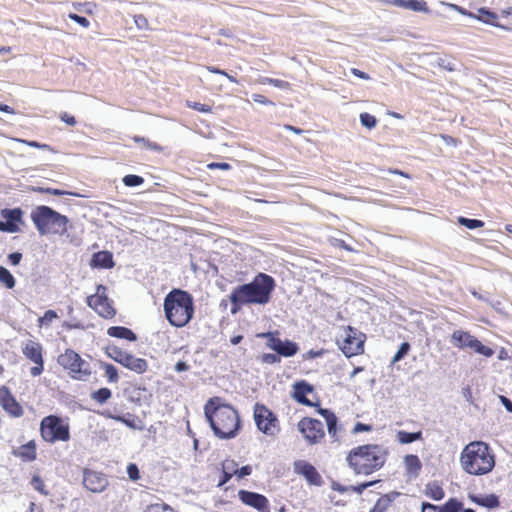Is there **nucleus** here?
Instances as JSON below:
<instances>
[{
    "label": "nucleus",
    "instance_id": "nucleus-1",
    "mask_svg": "<svg viewBox=\"0 0 512 512\" xmlns=\"http://www.w3.org/2000/svg\"><path fill=\"white\" fill-rule=\"evenodd\" d=\"M204 413L214 435L219 439H233L242 428L237 410L230 404H221L219 397L210 398L206 402Z\"/></svg>",
    "mask_w": 512,
    "mask_h": 512
},
{
    "label": "nucleus",
    "instance_id": "nucleus-2",
    "mask_svg": "<svg viewBox=\"0 0 512 512\" xmlns=\"http://www.w3.org/2000/svg\"><path fill=\"white\" fill-rule=\"evenodd\" d=\"M388 456L387 449L378 444H366L353 448L347 455V463L357 475H370L381 469Z\"/></svg>",
    "mask_w": 512,
    "mask_h": 512
},
{
    "label": "nucleus",
    "instance_id": "nucleus-3",
    "mask_svg": "<svg viewBox=\"0 0 512 512\" xmlns=\"http://www.w3.org/2000/svg\"><path fill=\"white\" fill-rule=\"evenodd\" d=\"M462 469L471 475H485L495 466V456L490 446L483 441L468 443L460 454Z\"/></svg>",
    "mask_w": 512,
    "mask_h": 512
},
{
    "label": "nucleus",
    "instance_id": "nucleus-4",
    "mask_svg": "<svg viewBox=\"0 0 512 512\" xmlns=\"http://www.w3.org/2000/svg\"><path fill=\"white\" fill-rule=\"evenodd\" d=\"M163 310L167 321L172 326L184 327L194 316L193 296L185 290L173 289L164 298Z\"/></svg>",
    "mask_w": 512,
    "mask_h": 512
},
{
    "label": "nucleus",
    "instance_id": "nucleus-5",
    "mask_svg": "<svg viewBox=\"0 0 512 512\" xmlns=\"http://www.w3.org/2000/svg\"><path fill=\"white\" fill-rule=\"evenodd\" d=\"M275 287L276 282L272 276L259 272L251 282L238 285L235 289L248 305H266Z\"/></svg>",
    "mask_w": 512,
    "mask_h": 512
},
{
    "label": "nucleus",
    "instance_id": "nucleus-6",
    "mask_svg": "<svg viewBox=\"0 0 512 512\" xmlns=\"http://www.w3.org/2000/svg\"><path fill=\"white\" fill-rule=\"evenodd\" d=\"M31 220L40 235H64L69 219L46 205L37 206L31 212Z\"/></svg>",
    "mask_w": 512,
    "mask_h": 512
},
{
    "label": "nucleus",
    "instance_id": "nucleus-7",
    "mask_svg": "<svg viewBox=\"0 0 512 512\" xmlns=\"http://www.w3.org/2000/svg\"><path fill=\"white\" fill-rule=\"evenodd\" d=\"M57 362L69 375L76 380L86 381L91 375L90 363L81 358V356L72 349H66L63 354L57 358Z\"/></svg>",
    "mask_w": 512,
    "mask_h": 512
},
{
    "label": "nucleus",
    "instance_id": "nucleus-8",
    "mask_svg": "<svg viewBox=\"0 0 512 512\" xmlns=\"http://www.w3.org/2000/svg\"><path fill=\"white\" fill-rule=\"evenodd\" d=\"M40 433L42 438L49 443L70 439L69 425L57 415H49L41 420Z\"/></svg>",
    "mask_w": 512,
    "mask_h": 512
},
{
    "label": "nucleus",
    "instance_id": "nucleus-9",
    "mask_svg": "<svg viewBox=\"0 0 512 512\" xmlns=\"http://www.w3.org/2000/svg\"><path fill=\"white\" fill-rule=\"evenodd\" d=\"M106 353L108 357L113 359L115 362L138 374H142L147 370L148 365L145 359L137 358L131 353L122 351L117 346H108L106 348Z\"/></svg>",
    "mask_w": 512,
    "mask_h": 512
},
{
    "label": "nucleus",
    "instance_id": "nucleus-10",
    "mask_svg": "<svg viewBox=\"0 0 512 512\" xmlns=\"http://www.w3.org/2000/svg\"><path fill=\"white\" fill-rule=\"evenodd\" d=\"M253 416L258 430L262 433L273 436L279 431L277 416L265 405L256 403Z\"/></svg>",
    "mask_w": 512,
    "mask_h": 512
},
{
    "label": "nucleus",
    "instance_id": "nucleus-11",
    "mask_svg": "<svg viewBox=\"0 0 512 512\" xmlns=\"http://www.w3.org/2000/svg\"><path fill=\"white\" fill-rule=\"evenodd\" d=\"M258 337L266 339V346L277 353L281 357H292L299 351V346L296 342L285 339L281 340L278 337V332H263L258 334Z\"/></svg>",
    "mask_w": 512,
    "mask_h": 512
},
{
    "label": "nucleus",
    "instance_id": "nucleus-12",
    "mask_svg": "<svg viewBox=\"0 0 512 512\" xmlns=\"http://www.w3.org/2000/svg\"><path fill=\"white\" fill-rule=\"evenodd\" d=\"M365 334L352 326H347L343 342L338 341L339 347L348 358L362 354L364 351Z\"/></svg>",
    "mask_w": 512,
    "mask_h": 512
},
{
    "label": "nucleus",
    "instance_id": "nucleus-13",
    "mask_svg": "<svg viewBox=\"0 0 512 512\" xmlns=\"http://www.w3.org/2000/svg\"><path fill=\"white\" fill-rule=\"evenodd\" d=\"M297 427L309 444H317L325 436L323 424L318 419L304 417L298 422Z\"/></svg>",
    "mask_w": 512,
    "mask_h": 512
},
{
    "label": "nucleus",
    "instance_id": "nucleus-14",
    "mask_svg": "<svg viewBox=\"0 0 512 512\" xmlns=\"http://www.w3.org/2000/svg\"><path fill=\"white\" fill-rule=\"evenodd\" d=\"M238 497L243 504L250 506L259 512H270L269 500L266 496L260 493L242 489L238 491Z\"/></svg>",
    "mask_w": 512,
    "mask_h": 512
},
{
    "label": "nucleus",
    "instance_id": "nucleus-15",
    "mask_svg": "<svg viewBox=\"0 0 512 512\" xmlns=\"http://www.w3.org/2000/svg\"><path fill=\"white\" fill-rule=\"evenodd\" d=\"M83 485L91 492L100 493L108 486V479L103 473L84 469Z\"/></svg>",
    "mask_w": 512,
    "mask_h": 512
},
{
    "label": "nucleus",
    "instance_id": "nucleus-16",
    "mask_svg": "<svg viewBox=\"0 0 512 512\" xmlns=\"http://www.w3.org/2000/svg\"><path fill=\"white\" fill-rule=\"evenodd\" d=\"M294 472L303 476L310 485L321 486L322 477L317 469L305 460H297L294 462Z\"/></svg>",
    "mask_w": 512,
    "mask_h": 512
},
{
    "label": "nucleus",
    "instance_id": "nucleus-17",
    "mask_svg": "<svg viewBox=\"0 0 512 512\" xmlns=\"http://www.w3.org/2000/svg\"><path fill=\"white\" fill-rule=\"evenodd\" d=\"M293 391L291 397L299 404L308 407H317V403L312 402L307 398V395L314 392V387L305 380L297 381L292 386Z\"/></svg>",
    "mask_w": 512,
    "mask_h": 512
},
{
    "label": "nucleus",
    "instance_id": "nucleus-18",
    "mask_svg": "<svg viewBox=\"0 0 512 512\" xmlns=\"http://www.w3.org/2000/svg\"><path fill=\"white\" fill-rule=\"evenodd\" d=\"M0 405L14 417H19L23 414L22 407L6 386L0 387Z\"/></svg>",
    "mask_w": 512,
    "mask_h": 512
},
{
    "label": "nucleus",
    "instance_id": "nucleus-19",
    "mask_svg": "<svg viewBox=\"0 0 512 512\" xmlns=\"http://www.w3.org/2000/svg\"><path fill=\"white\" fill-rule=\"evenodd\" d=\"M316 412L325 419L329 436L333 438L334 441H337V432L339 430V427L338 418L335 415V413L328 408H322L319 402H317Z\"/></svg>",
    "mask_w": 512,
    "mask_h": 512
},
{
    "label": "nucleus",
    "instance_id": "nucleus-20",
    "mask_svg": "<svg viewBox=\"0 0 512 512\" xmlns=\"http://www.w3.org/2000/svg\"><path fill=\"white\" fill-rule=\"evenodd\" d=\"M475 340L476 337L470 332L459 329L452 333L450 342L459 349H472Z\"/></svg>",
    "mask_w": 512,
    "mask_h": 512
},
{
    "label": "nucleus",
    "instance_id": "nucleus-21",
    "mask_svg": "<svg viewBox=\"0 0 512 512\" xmlns=\"http://www.w3.org/2000/svg\"><path fill=\"white\" fill-rule=\"evenodd\" d=\"M88 305L95 306L98 314L103 318H112L115 315V309L108 303L107 297L98 296L94 299L93 296L88 297Z\"/></svg>",
    "mask_w": 512,
    "mask_h": 512
},
{
    "label": "nucleus",
    "instance_id": "nucleus-22",
    "mask_svg": "<svg viewBox=\"0 0 512 512\" xmlns=\"http://www.w3.org/2000/svg\"><path fill=\"white\" fill-rule=\"evenodd\" d=\"M114 265L113 254L106 250L94 253L90 260V266L92 268L110 269L113 268Z\"/></svg>",
    "mask_w": 512,
    "mask_h": 512
},
{
    "label": "nucleus",
    "instance_id": "nucleus-23",
    "mask_svg": "<svg viewBox=\"0 0 512 512\" xmlns=\"http://www.w3.org/2000/svg\"><path fill=\"white\" fill-rule=\"evenodd\" d=\"M23 354L32 362L43 361L42 346L40 343L29 340L22 349Z\"/></svg>",
    "mask_w": 512,
    "mask_h": 512
},
{
    "label": "nucleus",
    "instance_id": "nucleus-24",
    "mask_svg": "<svg viewBox=\"0 0 512 512\" xmlns=\"http://www.w3.org/2000/svg\"><path fill=\"white\" fill-rule=\"evenodd\" d=\"M469 499L482 507L494 509L500 505L499 498L495 494L477 495L469 494Z\"/></svg>",
    "mask_w": 512,
    "mask_h": 512
},
{
    "label": "nucleus",
    "instance_id": "nucleus-25",
    "mask_svg": "<svg viewBox=\"0 0 512 512\" xmlns=\"http://www.w3.org/2000/svg\"><path fill=\"white\" fill-rule=\"evenodd\" d=\"M107 334L110 337L125 339L130 342L137 340V335L131 329L124 326H111L108 328Z\"/></svg>",
    "mask_w": 512,
    "mask_h": 512
},
{
    "label": "nucleus",
    "instance_id": "nucleus-26",
    "mask_svg": "<svg viewBox=\"0 0 512 512\" xmlns=\"http://www.w3.org/2000/svg\"><path fill=\"white\" fill-rule=\"evenodd\" d=\"M16 457L21 458L23 461H33L36 458V444L34 441L21 445L18 449L13 451Z\"/></svg>",
    "mask_w": 512,
    "mask_h": 512
},
{
    "label": "nucleus",
    "instance_id": "nucleus-27",
    "mask_svg": "<svg viewBox=\"0 0 512 512\" xmlns=\"http://www.w3.org/2000/svg\"><path fill=\"white\" fill-rule=\"evenodd\" d=\"M404 463L407 470V475L410 478H416L418 477L421 468L422 463L417 455L409 454L404 457Z\"/></svg>",
    "mask_w": 512,
    "mask_h": 512
},
{
    "label": "nucleus",
    "instance_id": "nucleus-28",
    "mask_svg": "<svg viewBox=\"0 0 512 512\" xmlns=\"http://www.w3.org/2000/svg\"><path fill=\"white\" fill-rule=\"evenodd\" d=\"M400 496L399 492L393 491L381 496L370 510V512H386L391 503Z\"/></svg>",
    "mask_w": 512,
    "mask_h": 512
},
{
    "label": "nucleus",
    "instance_id": "nucleus-29",
    "mask_svg": "<svg viewBox=\"0 0 512 512\" xmlns=\"http://www.w3.org/2000/svg\"><path fill=\"white\" fill-rule=\"evenodd\" d=\"M0 214L4 220L14 227H19V223L22 222L23 211L21 208H4L1 210Z\"/></svg>",
    "mask_w": 512,
    "mask_h": 512
},
{
    "label": "nucleus",
    "instance_id": "nucleus-30",
    "mask_svg": "<svg viewBox=\"0 0 512 512\" xmlns=\"http://www.w3.org/2000/svg\"><path fill=\"white\" fill-rule=\"evenodd\" d=\"M237 466L238 464L234 460L227 459L222 462V476L218 483L219 487L225 485L227 482H229L233 475H236Z\"/></svg>",
    "mask_w": 512,
    "mask_h": 512
},
{
    "label": "nucleus",
    "instance_id": "nucleus-31",
    "mask_svg": "<svg viewBox=\"0 0 512 512\" xmlns=\"http://www.w3.org/2000/svg\"><path fill=\"white\" fill-rule=\"evenodd\" d=\"M115 421L123 423L127 427L134 430L144 429L142 420L138 416L131 413L121 414L120 416H117V418H115Z\"/></svg>",
    "mask_w": 512,
    "mask_h": 512
},
{
    "label": "nucleus",
    "instance_id": "nucleus-32",
    "mask_svg": "<svg viewBox=\"0 0 512 512\" xmlns=\"http://www.w3.org/2000/svg\"><path fill=\"white\" fill-rule=\"evenodd\" d=\"M401 8L411 10L414 12L429 13L430 10L424 0H403Z\"/></svg>",
    "mask_w": 512,
    "mask_h": 512
},
{
    "label": "nucleus",
    "instance_id": "nucleus-33",
    "mask_svg": "<svg viewBox=\"0 0 512 512\" xmlns=\"http://www.w3.org/2000/svg\"><path fill=\"white\" fill-rule=\"evenodd\" d=\"M229 299L231 302V313L233 315L237 314L243 306L248 305L235 288L231 291Z\"/></svg>",
    "mask_w": 512,
    "mask_h": 512
},
{
    "label": "nucleus",
    "instance_id": "nucleus-34",
    "mask_svg": "<svg viewBox=\"0 0 512 512\" xmlns=\"http://www.w3.org/2000/svg\"><path fill=\"white\" fill-rule=\"evenodd\" d=\"M426 495L435 501H440L444 498L445 492L440 485L429 483L426 486Z\"/></svg>",
    "mask_w": 512,
    "mask_h": 512
},
{
    "label": "nucleus",
    "instance_id": "nucleus-35",
    "mask_svg": "<svg viewBox=\"0 0 512 512\" xmlns=\"http://www.w3.org/2000/svg\"><path fill=\"white\" fill-rule=\"evenodd\" d=\"M462 506V502L456 498H450L444 505L438 506L437 512H460Z\"/></svg>",
    "mask_w": 512,
    "mask_h": 512
},
{
    "label": "nucleus",
    "instance_id": "nucleus-36",
    "mask_svg": "<svg viewBox=\"0 0 512 512\" xmlns=\"http://www.w3.org/2000/svg\"><path fill=\"white\" fill-rule=\"evenodd\" d=\"M112 397V391L109 388L103 387L91 393V399L100 404L106 403Z\"/></svg>",
    "mask_w": 512,
    "mask_h": 512
},
{
    "label": "nucleus",
    "instance_id": "nucleus-37",
    "mask_svg": "<svg viewBox=\"0 0 512 512\" xmlns=\"http://www.w3.org/2000/svg\"><path fill=\"white\" fill-rule=\"evenodd\" d=\"M0 282H2L8 289L14 288L16 284L14 276L3 266H0Z\"/></svg>",
    "mask_w": 512,
    "mask_h": 512
},
{
    "label": "nucleus",
    "instance_id": "nucleus-38",
    "mask_svg": "<svg viewBox=\"0 0 512 512\" xmlns=\"http://www.w3.org/2000/svg\"><path fill=\"white\" fill-rule=\"evenodd\" d=\"M101 367L104 369L109 383H117L119 381L118 370L114 365L101 362Z\"/></svg>",
    "mask_w": 512,
    "mask_h": 512
},
{
    "label": "nucleus",
    "instance_id": "nucleus-39",
    "mask_svg": "<svg viewBox=\"0 0 512 512\" xmlns=\"http://www.w3.org/2000/svg\"><path fill=\"white\" fill-rule=\"evenodd\" d=\"M457 221L460 225L470 230L482 228L484 226V222L482 220L466 218L463 216L458 217Z\"/></svg>",
    "mask_w": 512,
    "mask_h": 512
},
{
    "label": "nucleus",
    "instance_id": "nucleus-40",
    "mask_svg": "<svg viewBox=\"0 0 512 512\" xmlns=\"http://www.w3.org/2000/svg\"><path fill=\"white\" fill-rule=\"evenodd\" d=\"M478 13L479 15L478 16H475L473 18H476L480 21H483L487 24H491V25H494V23L492 22V20L496 19L497 18V15L489 10H487L486 8H480L478 10ZM495 26L497 27H501L500 25L498 24H495Z\"/></svg>",
    "mask_w": 512,
    "mask_h": 512
},
{
    "label": "nucleus",
    "instance_id": "nucleus-41",
    "mask_svg": "<svg viewBox=\"0 0 512 512\" xmlns=\"http://www.w3.org/2000/svg\"><path fill=\"white\" fill-rule=\"evenodd\" d=\"M475 353L483 355L487 358L492 357L494 355V350L486 345H484L477 338L473 344L472 349Z\"/></svg>",
    "mask_w": 512,
    "mask_h": 512
},
{
    "label": "nucleus",
    "instance_id": "nucleus-42",
    "mask_svg": "<svg viewBox=\"0 0 512 512\" xmlns=\"http://www.w3.org/2000/svg\"><path fill=\"white\" fill-rule=\"evenodd\" d=\"M122 182L127 187H138L144 183V178L139 175L128 174L123 177Z\"/></svg>",
    "mask_w": 512,
    "mask_h": 512
},
{
    "label": "nucleus",
    "instance_id": "nucleus-43",
    "mask_svg": "<svg viewBox=\"0 0 512 512\" xmlns=\"http://www.w3.org/2000/svg\"><path fill=\"white\" fill-rule=\"evenodd\" d=\"M410 348L411 347L408 342L401 343L397 352L395 353V355L392 358V363H396V362H399L402 359H404L407 356V354L409 353Z\"/></svg>",
    "mask_w": 512,
    "mask_h": 512
},
{
    "label": "nucleus",
    "instance_id": "nucleus-44",
    "mask_svg": "<svg viewBox=\"0 0 512 512\" xmlns=\"http://www.w3.org/2000/svg\"><path fill=\"white\" fill-rule=\"evenodd\" d=\"M134 141L136 143H142L145 147H147L150 150L156 151V152H162L163 147L157 144L156 142H151L149 139H145L143 137L135 136Z\"/></svg>",
    "mask_w": 512,
    "mask_h": 512
},
{
    "label": "nucleus",
    "instance_id": "nucleus-45",
    "mask_svg": "<svg viewBox=\"0 0 512 512\" xmlns=\"http://www.w3.org/2000/svg\"><path fill=\"white\" fill-rule=\"evenodd\" d=\"M360 122L364 127L372 129L376 126L377 119L375 118V116L367 112H364L360 114Z\"/></svg>",
    "mask_w": 512,
    "mask_h": 512
},
{
    "label": "nucleus",
    "instance_id": "nucleus-46",
    "mask_svg": "<svg viewBox=\"0 0 512 512\" xmlns=\"http://www.w3.org/2000/svg\"><path fill=\"white\" fill-rule=\"evenodd\" d=\"M145 512H174V510L166 503H155L148 505Z\"/></svg>",
    "mask_w": 512,
    "mask_h": 512
},
{
    "label": "nucleus",
    "instance_id": "nucleus-47",
    "mask_svg": "<svg viewBox=\"0 0 512 512\" xmlns=\"http://www.w3.org/2000/svg\"><path fill=\"white\" fill-rule=\"evenodd\" d=\"M31 485L36 491L40 492L41 494L48 495V492L45 490L44 482L40 476L34 475L31 479Z\"/></svg>",
    "mask_w": 512,
    "mask_h": 512
},
{
    "label": "nucleus",
    "instance_id": "nucleus-48",
    "mask_svg": "<svg viewBox=\"0 0 512 512\" xmlns=\"http://www.w3.org/2000/svg\"><path fill=\"white\" fill-rule=\"evenodd\" d=\"M260 360L265 364H278L281 362V358L277 355V353H264L261 355Z\"/></svg>",
    "mask_w": 512,
    "mask_h": 512
},
{
    "label": "nucleus",
    "instance_id": "nucleus-49",
    "mask_svg": "<svg viewBox=\"0 0 512 512\" xmlns=\"http://www.w3.org/2000/svg\"><path fill=\"white\" fill-rule=\"evenodd\" d=\"M378 482H380V480H373V481L363 482V483H360L358 485L350 486V490H352V491H354V492H356L358 494H362L364 492V490H366L369 487H372V486L376 485Z\"/></svg>",
    "mask_w": 512,
    "mask_h": 512
},
{
    "label": "nucleus",
    "instance_id": "nucleus-50",
    "mask_svg": "<svg viewBox=\"0 0 512 512\" xmlns=\"http://www.w3.org/2000/svg\"><path fill=\"white\" fill-rule=\"evenodd\" d=\"M126 472L132 481H137L140 478L139 468L135 463H129Z\"/></svg>",
    "mask_w": 512,
    "mask_h": 512
},
{
    "label": "nucleus",
    "instance_id": "nucleus-51",
    "mask_svg": "<svg viewBox=\"0 0 512 512\" xmlns=\"http://www.w3.org/2000/svg\"><path fill=\"white\" fill-rule=\"evenodd\" d=\"M134 23L139 30H148L149 29V22H148L147 18L142 14L134 16Z\"/></svg>",
    "mask_w": 512,
    "mask_h": 512
},
{
    "label": "nucleus",
    "instance_id": "nucleus-52",
    "mask_svg": "<svg viewBox=\"0 0 512 512\" xmlns=\"http://www.w3.org/2000/svg\"><path fill=\"white\" fill-rule=\"evenodd\" d=\"M440 5L442 6H446L452 10H455L457 11L458 13L462 14V15H466V16H469V17H474V14L472 12H469L467 11L465 8L461 7V6H458L456 4H451V3H446V2H439Z\"/></svg>",
    "mask_w": 512,
    "mask_h": 512
},
{
    "label": "nucleus",
    "instance_id": "nucleus-53",
    "mask_svg": "<svg viewBox=\"0 0 512 512\" xmlns=\"http://www.w3.org/2000/svg\"><path fill=\"white\" fill-rule=\"evenodd\" d=\"M68 17H69V19H71L72 21H74L75 23L79 24L80 26H82L84 28H88L90 25V22L86 17L80 16L76 13H70L68 15Z\"/></svg>",
    "mask_w": 512,
    "mask_h": 512
},
{
    "label": "nucleus",
    "instance_id": "nucleus-54",
    "mask_svg": "<svg viewBox=\"0 0 512 512\" xmlns=\"http://www.w3.org/2000/svg\"><path fill=\"white\" fill-rule=\"evenodd\" d=\"M263 84H270L275 87L281 88V89H287L289 87V83L280 79H273V78H264L262 80Z\"/></svg>",
    "mask_w": 512,
    "mask_h": 512
},
{
    "label": "nucleus",
    "instance_id": "nucleus-55",
    "mask_svg": "<svg viewBox=\"0 0 512 512\" xmlns=\"http://www.w3.org/2000/svg\"><path fill=\"white\" fill-rule=\"evenodd\" d=\"M55 318H57V313L54 310H47L39 319V322L41 325H49Z\"/></svg>",
    "mask_w": 512,
    "mask_h": 512
},
{
    "label": "nucleus",
    "instance_id": "nucleus-56",
    "mask_svg": "<svg viewBox=\"0 0 512 512\" xmlns=\"http://www.w3.org/2000/svg\"><path fill=\"white\" fill-rule=\"evenodd\" d=\"M188 107L197 110L199 112L209 113L212 111V107L206 104H202L200 102H188Z\"/></svg>",
    "mask_w": 512,
    "mask_h": 512
},
{
    "label": "nucleus",
    "instance_id": "nucleus-57",
    "mask_svg": "<svg viewBox=\"0 0 512 512\" xmlns=\"http://www.w3.org/2000/svg\"><path fill=\"white\" fill-rule=\"evenodd\" d=\"M397 438L401 444H410L414 442L411 433L407 431H399L397 433Z\"/></svg>",
    "mask_w": 512,
    "mask_h": 512
},
{
    "label": "nucleus",
    "instance_id": "nucleus-58",
    "mask_svg": "<svg viewBox=\"0 0 512 512\" xmlns=\"http://www.w3.org/2000/svg\"><path fill=\"white\" fill-rule=\"evenodd\" d=\"M46 194H51V195H54V196H63V195L79 196V194L74 193V192L65 191V190L56 189V188H50V187H47Z\"/></svg>",
    "mask_w": 512,
    "mask_h": 512
},
{
    "label": "nucleus",
    "instance_id": "nucleus-59",
    "mask_svg": "<svg viewBox=\"0 0 512 512\" xmlns=\"http://www.w3.org/2000/svg\"><path fill=\"white\" fill-rule=\"evenodd\" d=\"M370 431H372V426L369 424L362 423V422H357L354 425V428L352 430V432L354 434L360 433V432H370Z\"/></svg>",
    "mask_w": 512,
    "mask_h": 512
},
{
    "label": "nucleus",
    "instance_id": "nucleus-60",
    "mask_svg": "<svg viewBox=\"0 0 512 512\" xmlns=\"http://www.w3.org/2000/svg\"><path fill=\"white\" fill-rule=\"evenodd\" d=\"M438 65H439L440 68L445 69L447 71H451L452 72V71L457 70L456 67H455V64L452 61L448 60V59H439Z\"/></svg>",
    "mask_w": 512,
    "mask_h": 512
},
{
    "label": "nucleus",
    "instance_id": "nucleus-61",
    "mask_svg": "<svg viewBox=\"0 0 512 512\" xmlns=\"http://www.w3.org/2000/svg\"><path fill=\"white\" fill-rule=\"evenodd\" d=\"M251 473H252V467L250 465H245V466H242L241 468L236 467V476L240 479L251 475Z\"/></svg>",
    "mask_w": 512,
    "mask_h": 512
},
{
    "label": "nucleus",
    "instance_id": "nucleus-62",
    "mask_svg": "<svg viewBox=\"0 0 512 512\" xmlns=\"http://www.w3.org/2000/svg\"><path fill=\"white\" fill-rule=\"evenodd\" d=\"M0 231L8 233H16L19 231V227L10 225L6 220L0 221Z\"/></svg>",
    "mask_w": 512,
    "mask_h": 512
},
{
    "label": "nucleus",
    "instance_id": "nucleus-63",
    "mask_svg": "<svg viewBox=\"0 0 512 512\" xmlns=\"http://www.w3.org/2000/svg\"><path fill=\"white\" fill-rule=\"evenodd\" d=\"M35 363V366H33L31 369H30V373L33 377H37L39 376L40 374H42L43 370H44V360L43 361H38V362H34Z\"/></svg>",
    "mask_w": 512,
    "mask_h": 512
},
{
    "label": "nucleus",
    "instance_id": "nucleus-64",
    "mask_svg": "<svg viewBox=\"0 0 512 512\" xmlns=\"http://www.w3.org/2000/svg\"><path fill=\"white\" fill-rule=\"evenodd\" d=\"M9 263L13 266H17L22 260V253L13 252L8 255Z\"/></svg>",
    "mask_w": 512,
    "mask_h": 512
}]
</instances>
